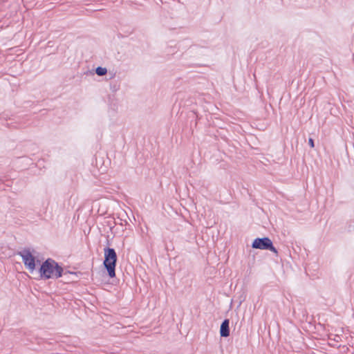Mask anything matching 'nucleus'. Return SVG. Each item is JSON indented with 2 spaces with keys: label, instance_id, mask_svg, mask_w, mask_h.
I'll return each instance as SVG.
<instances>
[{
  "label": "nucleus",
  "instance_id": "f257e3e1",
  "mask_svg": "<svg viewBox=\"0 0 354 354\" xmlns=\"http://www.w3.org/2000/svg\"><path fill=\"white\" fill-rule=\"evenodd\" d=\"M38 272L41 279H58L63 276L64 268L54 259L48 258L40 265Z\"/></svg>",
  "mask_w": 354,
  "mask_h": 354
},
{
  "label": "nucleus",
  "instance_id": "f03ea898",
  "mask_svg": "<svg viewBox=\"0 0 354 354\" xmlns=\"http://www.w3.org/2000/svg\"><path fill=\"white\" fill-rule=\"evenodd\" d=\"M104 259L103 266L106 270L110 278L115 277V267L118 261V256L114 248L106 247L104 249Z\"/></svg>",
  "mask_w": 354,
  "mask_h": 354
},
{
  "label": "nucleus",
  "instance_id": "7ed1b4c3",
  "mask_svg": "<svg viewBox=\"0 0 354 354\" xmlns=\"http://www.w3.org/2000/svg\"><path fill=\"white\" fill-rule=\"evenodd\" d=\"M251 246L253 249L270 250L277 255L278 254L277 248L274 246L272 241L269 237L256 238L252 241Z\"/></svg>",
  "mask_w": 354,
  "mask_h": 354
},
{
  "label": "nucleus",
  "instance_id": "20e7f679",
  "mask_svg": "<svg viewBox=\"0 0 354 354\" xmlns=\"http://www.w3.org/2000/svg\"><path fill=\"white\" fill-rule=\"evenodd\" d=\"M18 254L22 258L25 267L32 272L36 268V258L33 256L28 248H24L18 252Z\"/></svg>",
  "mask_w": 354,
  "mask_h": 354
},
{
  "label": "nucleus",
  "instance_id": "39448f33",
  "mask_svg": "<svg viewBox=\"0 0 354 354\" xmlns=\"http://www.w3.org/2000/svg\"><path fill=\"white\" fill-rule=\"evenodd\" d=\"M230 335V319H225L220 326V335L221 337H227Z\"/></svg>",
  "mask_w": 354,
  "mask_h": 354
},
{
  "label": "nucleus",
  "instance_id": "423d86ee",
  "mask_svg": "<svg viewBox=\"0 0 354 354\" xmlns=\"http://www.w3.org/2000/svg\"><path fill=\"white\" fill-rule=\"evenodd\" d=\"M95 73L98 76H100V77L104 76L107 73V69H106V68H104V67L97 66L95 68Z\"/></svg>",
  "mask_w": 354,
  "mask_h": 354
},
{
  "label": "nucleus",
  "instance_id": "0eeeda50",
  "mask_svg": "<svg viewBox=\"0 0 354 354\" xmlns=\"http://www.w3.org/2000/svg\"><path fill=\"white\" fill-rule=\"evenodd\" d=\"M346 229L350 232H354V219L350 220L346 223Z\"/></svg>",
  "mask_w": 354,
  "mask_h": 354
},
{
  "label": "nucleus",
  "instance_id": "6e6552de",
  "mask_svg": "<svg viewBox=\"0 0 354 354\" xmlns=\"http://www.w3.org/2000/svg\"><path fill=\"white\" fill-rule=\"evenodd\" d=\"M308 145L310 147V148L315 147V141L312 138H308Z\"/></svg>",
  "mask_w": 354,
  "mask_h": 354
},
{
  "label": "nucleus",
  "instance_id": "1a4fd4ad",
  "mask_svg": "<svg viewBox=\"0 0 354 354\" xmlns=\"http://www.w3.org/2000/svg\"><path fill=\"white\" fill-rule=\"evenodd\" d=\"M68 274L77 276V272H71V271H68V270H66V271H64V274H63V275H66V274Z\"/></svg>",
  "mask_w": 354,
  "mask_h": 354
},
{
  "label": "nucleus",
  "instance_id": "9d476101",
  "mask_svg": "<svg viewBox=\"0 0 354 354\" xmlns=\"http://www.w3.org/2000/svg\"><path fill=\"white\" fill-rule=\"evenodd\" d=\"M195 48H196V47L190 48H189V53L193 52V51L195 50Z\"/></svg>",
  "mask_w": 354,
  "mask_h": 354
},
{
  "label": "nucleus",
  "instance_id": "9b49d317",
  "mask_svg": "<svg viewBox=\"0 0 354 354\" xmlns=\"http://www.w3.org/2000/svg\"><path fill=\"white\" fill-rule=\"evenodd\" d=\"M193 113H194V115H196V117L198 118V115H196V112H194H194H193Z\"/></svg>",
  "mask_w": 354,
  "mask_h": 354
}]
</instances>
